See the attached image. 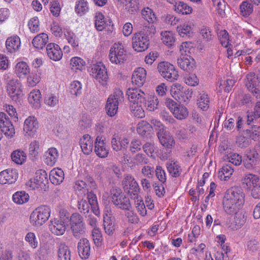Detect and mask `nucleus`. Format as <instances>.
Returning <instances> with one entry per match:
<instances>
[{
  "instance_id": "nucleus-3",
  "label": "nucleus",
  "mask_w": 260,
  "mask_h": 260,
  "mask_svg": "<svg viewBox=\"0 0 260 260\" xmlns=\"http://www.w3.org/2000/svg\"><path fill=\"white\" fill-rule=\"evenodd\" d=\"M157 70L160 75L168 81L173 82L179 77L178 72L174 65L167 61L159 62Z\"/></svg>"
},
{
  "instance_id": "nucleus-44",
  "label": "nucleus",
  "mask_w": 260,
  "mask_h": 260,
  "mask_svg": "<svg viewBox=\"0 0 260 260\" xmlns=\"http://www.w3.org/2000/svg\"><path fill=\"white\" fill-rule=\"evenodd\" d=\"M235 81L232 79H227L226 80H221L218 82V90L221 92L224 90L225 92H229L233 87Z\"/></svg>"
},
{
  "instance_id": "nucleus-39",
  "label": "nucleus",
  "mask_w": 260,
  "mask_h": 260,
  "mask_svg": "<svg viewBox=\"0 0 260 260\" xmlns=\"http://www.w3.org/2000/svg\"><path fill=\"white\" fill-rule=\"evenodd\" d=\"M58 260H71V251L64 244H60L58 249Z\"/></svg>"
},
{
  "instance_id": "nucleus-32",
  "label": "nucleus",
  "mask_w": 260,
  "mask_h": 260,
  "mask_svg": "<svg viewBox=\"0 0 260 260\" xmlns=\"http://www.w3.org/2000/svg\"><path fill=\"white\" fill-rule=\"evenodd\" d=\"M49 178L53 184H59L64 179V173L60 169H53L50 173Z\"/></svg>"
},
{
  "instance_id": "nucleus-14",
  "label": "nucleus",
  "mask_w": 260,
  "mask_h": 260,
  "mask_svg": "<svg viewBox=\"0 0 260 260\" xmlns=\"http://www.w3.org/2000/svg\"><path fill=\"white\" fill-rule=\"evenodd\" d=\"M0 127L6 136L11 138L15 134L14 126L9 116L4 112L0 113Z\"/></svg>"
},
{
  "instance_id": "nucleus-47",
  "label": "nucleus",
  "mask_w": 260,
  "mask_h": 260,
  "mask_svg": "<svg viewBox=\"0 0 260 260\" xmlns=\"http://www.w3.org/2000/svg\"><path fill=\"white\" fill-rule=\"evenodd\" d=\"M87 199L88 200V204L90 205L93 213L98 216L100 215V212L98 205L96 197L95 194L90 192H87Z\"/></svg>"
},
{
  "instance_id": "nucleus-1",
  "label": "nucleus",
  "mask_w": 260,
  "mask_h": 260,
  "mask_svg": "<svg viewBox=\"0 0 260 260\" xmlns=\"http://www.w3.org/2000/svg\"><path fill=\"white\" fill-rule=\"evenodd\" d=\"M123 99V92L119 89L116 90L109 95L105 106L106 112L108 116L113 117L117 113L119 104Z\"/></svg>"
},
{
  "instance_id": "nucleus-48",
  "label": "nucleus",
  "mask_w": 260,
  "mask_h": 260,
  "mask_svg": "<svg viewBox=\"0 0 260 260\" xmlns=\"http://www.w3.org/2000/svg\"><path fill=\"white\" fill-rule=\"evenodd\" d=\"M94 24L99 31L103 30L106 27V21L104 15L101 12H96L94 15Z\"/></svg>"
},
{
  "instance_id": "nucleus-63",
  "label": "nucleus",
  "mask_w": 260,
  "mask_h": 260,
  "mask_svg": "<svg viewBox=\"0 0 260 260\" xmlns=\"http://www.w3.org/2000/svg\"><path fill=\"white\" fill-rule=\"evenodd\" d=\"M70 90L72 94L75 96L78 95L81 93V84L78 81H74L70 84Z\"/></svg>"
},
{
  "instance_id": "nucleus-38",
  "label": "nucleus",
  "mask_w": 260,
  "mask_h": 260,
  "mask_svg": "<svg viewBox=\"0 0 260 260\" xmlns=\"http://www.w3.org/2000/svg\"><path fill=\"white\" fill-rule=\"evenodd\" d=\"M13 162L18 165H22L26 159V153L22 150L17 149L13 151L11 155Z\"/></svg>"
},
{
  "instance_id": "nucleus-41",
  "label": "nucleus",
  "mask_w": 260,
  "mask_h": 260,
  "mask_svg": "<svg viewBox=\"0 0 260 260\" xmlns=\"http://www.w3.org/2000/svg\"><path fill=\"white\" fill-rule=\"evenodd\" d=\"M172 114L176 118L181 120L185 119L188 116V112L185 106L179 104Z\"/></svg>"
},
{
  "instance_id": "nucleus-33",
  "label": "nucleus",
  "mask_w": 260,
  "mask_h": 260,
  "mask_svg": "<svg viewBox=\"0 0 260 260\" xmlns=\"http://www.w3.org/2000/svg\"><path fill=\"white\" fill-rule=\"evenodd\" d=\"M41 151L40 144L38 141L33 140L29 145L28 148V155L32 160H36L38 158L39 154Z\"/></svg>"
},
{
  "instance_id": "nucleus-58",
  "label": "nucleus",
  "mask_w": 260,
  "mask_h": 260,
  "mask_svg": "<svg viewBox=\"0 0 260 260\" xmlns=\"http://www.w3.org/2000/svg\"><path fill=\"white\" fill-rule=\"evenodd\" d=\"M25 240L32 249H36L38 246V241L36 235L33 232H28L25 237Z\"/></svg>"
},
{
  "instance_id": "nucleus-56",
  "label": "nucleus",
  "mask_w": 260,
  "mask_h": 260,
  "mask_svg": "<svg viewBox=\"0 0 260 260\" xmlns=\"http://www.w3.org/2000/svg\"><path fill=\"white\" fill-rule=\"evenodd\" d=\"M50 11L52 15L58 17L60 15L61 9L60 3L57 0H52L50 3Z\"/></svg>"
},
{
  "instance_id": "nucleus-60",
  "label": "nucleus",
  "mask_w": 260,
  "mask_h": 260,
  "mask_svg": "<svg viewBox=\"0 0 260 260\" xmlns=\"http://www.w3.org/2000/svg\"><path fill=\"white\" fill-rule=\"evenodd\" d=\"M179 35L182 37H190L192 34L191 26L188 24H183L177 28Z\"/></svg>"
},
{
  "instance_id": "nucleus-62",
  "label": "nucleus",
  "mask_w": 260,
  "mask_h": 260,
  "mask_svg": "<svg viewBox=\"0 0 260 260\" xmlns=\"http://www.w3.org/2000/svg\"><path fill=\"white\" fill-rule=\"evenodd\" d=\"M256 163V159L254 154H247L244 158L243 165L247 169H251Z\"/></svg>"
},
{
  "instance_id": "nucleus-64",
  "label": "nucleus",
  "mask_w": 260,
  "mask_h": 260,
  "mask_svg": "<svg viewBox=\"0 0 260 260\" xmlns=\"http://www.w3.org/2000/svg\"><path fill=\"white\" fill-rule=\"evenodd\" d=\"M246 134L249 135L250 138L256 141L258 140L260 135V126L253 125L251 129H246Z\"/></svg>"
},
{
  "instance_id": "nucleus-45",
  "label": "nucleus",
  "mask_w": 260,
  "mask_h": 260,
  "mask_svg": "<svg viewBox=\"0 0 260 260\" xmlns=\"http://www.w3.org/2000/svg\"><path fill=\"white\" fill-rule=\"evenodd\" d=\"M234 214L235 215L234 219V228L237 230L241 228L245 224L246 220V217L243 212L240 211Z\"/></svg>"
},
{
  "instance_id": "nucleus-30",
  "label": "nucleus",
  "mask_w": 260,
  "mask_h": 260,
  "mask_svg": "<svg viewBox=\"0 0 260 260\" xmlns=\"http://www.w3.org/2000/svg\"><path fill=\"white\" fill-rule=\"evenodd\" d=\"M166 167L169 174L173 177H179L182 172V169L177 161L171 160L166 163Z\"/></svg>"
},
{
  "instance_id": "nucleus-57",
  "label": "nucleus",
  "mask_w": 260,
  "mask_h": 260,
  "mask_svg": "<svg viewBox=\"0 0 260 260\" xmlns=\"http://www.w3.org/2000/svg\"><path fill=\"white\" fill-rule=\"evenodd\" d=\"M159 104L158 98L155 95H153L149 97L147 102L146 103V106L147 109L150 111H154L157 109Z\"/></svg>"
},
{
  "instance_id": "nucleus-28",
  "label": "nucleus",
  "mask_w": 260,
  "mask_h": 260,
  "mask_svg": "<svg viewBox=\"0 0 260 260\" xmlns=\"http://www.w3.org/2000/svg\"><path fill=\"white\" fill-rule=\"evenodd\" d=\"M144 93L139 87H131V107L134 105H142L144 101Z\"/></svg>"
},
{
  "instance_id": "nucleus-12",
  "label": "nucleus",
  "mask_w": 260,
  "mask_h": 260,
  "mask_svg": "<svg viewBox=\"0 0 260 260\" xmlns=\"http://www.w3.org/2000/svg\"><path fill=\"white\" fill-rule=\"evenodd\" d=\"M223 197L242 205H243L245 202V193L240 186H235L229 188L225 192Z\"/></svg>"
},
{
  "instance_id": "nucleus-24",
  "label": "nucleus",
  "mask_w": 260,
  "mask_h": 260,
  "mask_svg": "<svg viewBox=\"0 0 260 260\" xmlns=\"http://www.w3.org/2000/svg\"><path fill=\"white\" fill-rule=\"evenodd\" d=\"M245 85L247 89L251 92L256 99H260V89L257 87L256 81L252 74L247 76Z\"/></svg>"
},
{
  "instance_id": "nucleus-43",
  "label": "nucleus",
  "mask_w": 260,
  "mask_h": 260,
  "mask_svg": "<svg viewBox=\"0 0 260 260\" xmlns=\"http://www.w3.org/2000/svg\"><path fill=\"white\" fill-rule=\"evenodd\" d=\"M175 11L177 13L182 15H188L191 13L192 9L184 2H178L175 4Z\"/></svg>"
},
{
  "instance_id": "nucleus-10",
  "label": "nucleus",
  "mask_w": 260,
  "mask_h": 260,
  "mask_svg": "<svg viewBox=\"0 0 260 260\" xmlns=\"http://www.w3.org/2000/svg\"><path fill=\"white\" fill-rule=\"evenodd\" d=\"M111 198L114 205L123 210H129L130 201L129 197L121 194V190L113 187L111 190Z\"/></svg>"
},
{
  "instance_id": "nucleus-59",
  "label": "nucleus",
  "mask_w": 260,
  "mask_h": 260,
  "mask_svg": "<svg viewBox=\"0 0 260 260\" xmlns=\"http://www.w3.org/2000/svg\"><path fill=\"white\" fill-rule=\"evenodd\" d=\"M74 187L75 190L78 192V194H80L81 196L82 194L85 195L88 192L87 184L83 180H79L76 181Z\"/></svg>"
},
{
  "instance_id": "nucleus-17",
  "label": "nucleus",
  "mask_w": 260,
  "mask_h": 260,
  "mask_svg": "<svg viewBox=\"0 0 260 260\" xmlns=\"http://www.w3.org/2000/svg\"><path fill=\"white\" fill-rule=\"evenodd\" d=\"M18 173L15 169H7L0 172V184H12L17 179Z\"/></svg>"
},
{
  "instance_id": "nucleus-7",
  "label": "nucleus",
  "mask_w": 260,
  "mask_h": 260,
  "mask_svg": "<svg viewBox=\"0 0 260 260\" xmlns=\"http://www.w3.org/2000/svg\"><path fill=\"white\" fill-rule=\"evenodd\" d=\"M90 75L103 86H105L108 80L107 69L102 62L94 64L91 69Z\"/></svg>"
},
{
  "instance_id": "nucleus-8",
  "label": "nucleus",
  "mask_w": 260,
  "mask_h": 260,
  "mask_svg": "<svg viewBox=\"0 0 260 260\" xmlns=\"http://www.w3.org/2000/svg\"><path fill=\"white\" fill-rule=\"evenodd\" d=\"M70 227L74 237L79 238L85 233L83 218L78 213H73L70 217Z\"/></svg>"
},
{
  "instance_id": "nucleus-13",
  "label": "nucleus",
  "mask_w": 260,
  "mask_h": 260,
  "mask_svg": "<svg viewBox=\"0 0 260 260\" xmlns=\"http://www.w3.org/2000/svg\"><path fill=\"white\" fill-rule=\"evenodd\" d=\"M94 151L100 158H105L108 157L110 147L106 144L105 138L100 136L96 137L94 141Z\"/></svg>"
},
{
  "instance_id": "nucleus-34",
  "label": "nucleus",
  "mask_w": 260,
  "mask_h": 260,
  "mask_svg": "<svg viewBox=\"0 0 260 260\" xmlns=\"http://www.w3.org/2000/svg\"><path fill=\"white\" fill-rule=\"evenodd\" d=\"M48 42V35L45 33H41L37 35L32 40V44L34 47L42 49Z\"/></svg>"
},
{
  "instance_id": "nucleus-5",
  "label": "nucleus",
  "mask_w": 260,
  "mask_h": 260,
  "mask_svg": "<svg viewBox=\"0 0 260 260\" xmlns=\"http://www.w3.org/2000/svg\"><path fill=\"white\" fill-rule=\"evenodd\" d=\"M126 51L122 43H115L111 47L109 57L112 63L117 64L123 63L126 60Z\"/></svg>"
},
{
  "instance_id": "nucleus-27",
  "label": "nucleus",
  "mask_w": 260,
  "mask_h": 260,
  "mask_svg": "<svg viewBox=\"0 0 260 260\" xmlns=\"http://www.w3.org/2000/svg\"><path fill=\"white\" fill-rule=\"evenodd\" d=\"M58 156L56 148H50L44 153V162L47 166L52 167L56 162Z\"/></svg>"
},
{
  "instance_id": "nucleus-61",
  "label": "nucleus",
  "mask_w": 260,
  "mask_h": 260,
  "mask_svg": "<svg viewBox=\"0 0 260 260\" xmlns=\"http://www.w3.org/2000/svg\"><path fill=\"white\" fill-rule=\"evenodd\" d=\"M28 26L32 33H37L40 30V22L37 17L31 18L28 22Z\"/></svg>"
},
{
  "instance_id": "nucleus-6",
  "label": "nucleus",
  "mask_w": 260,
  "mask_h": 260,
  "mask_svg": "<svg viewBox=\"0 0 260 260\" xmlns=\"http://www.w3.org/2000/svg\"><path fill=\"white\" fill-rule=\"evenodd\" d=\"M146 33L145 34L141 32L136 33L132 38L133 41V48L137 52H143L147 50L149 45V39L148 35H150L149 34V30L146 29Z\"/></svg>"
},
{
  "instance_id": "nucleus-51",
  "label": "nucleus",
  "mask_w": 260,
  "mask_h": 260,
  "mask_svg": "<svg viewBox=\"0 0 260 260\" xmlns=\"http://www.w3.org/2000/svg\"><path fill=\"white\" fill-rule=\"evenodd\" d=\"M64 36L69 44L72 47H77L79 45L78 39L76 38L75 34L70 29L66 28L64 31Z\"/></svg>"
},
{
  "instance_id": "nucleus-37",
  "label": "nucleus",
  "mask_w": 260,
  "mask_h": 260,
  "mask_svg": "<svg viewBox=\"0 0 260 260\" xmlns=\"http://www.w3.org/2000/svg\"><path fill=\"white\" fill-rule=\"evenodd\" d=\"M259 178L255 175L248 174L242 179V183L248 188H254L259 183Z\"/></svg>"
},
{
  "instance_id": "nucleus-21",
  "label": "nucleus",
  "mask_w": 260,
  "mask_h": 260,
  "mask_svg": "<svg viewBox=\"0 0 260 260\" xmlns=\"http://www.w3.org/2000/svg\"><path fill=\"white\" fill-rule=\"evenodd\" d=\"M46 52L50 59L59 61L62 57V51L60 47L55 43H49L46 47Z\"/></svg>"
},
{
  "instance_id": "nucleus-52",
  "label": "nucleus",
  "mask_w": 260,
  "mask_h": 260,
  "mask_svg": "<svg viewBox=\"0 0 260 260\" xmlns=\"http://www.w3.org/2000/svg\"><path fill=\"white\" fill-rule=\"evenodd\" d=\"M75 9L77 14L82 15L88 11V3L85 0H79L76 3Z\"/></svg>"
},
{
  "instance_id": "nucleus-55",
  "label": "nucleus",
  "mask_w": 260,
  "mask_h": 260,
  "mask_svg": "<svg viewBox=\"0 0 260 260\" xmlns=\"http://www.w3.org/2000/svg\"><path fill=\"white\" fill-rule=\"evenodd\" d=\"M58 97L52 93L47 94L44 99L45 104L50 107H54L58 104Z\"/></svg>"
},
{
  "instance_id": "nucleus-25",
  "label": "nucleus",
  "mask_w": 260,
  "mask_h": 260,
  "mask_svg": "<svg viewBox=\"0 0 260 260\" xmlns=\"http://www.w3.org/2000/svg\"><path fill=\"white\" fill-rule=\"evenodd\" d=\"M81 149L85 155H89L92 151L93 140L89 135H83L79 141Z\"/></svg>"
},
{
  "instance_id": "nucleus-50",
  "label": "nucleus",
  "mask_w": 260,
  "mask_h": 260,
  "mask_svg": "<svg viewBox=\"0 0 260 260\" xmlns=\"http://www.w3.org/2000/svg\"><path fill=\"white\" fill-rule=\"evenodd\" d=\"M234 169L230 165H225L222 166V168L218 172V176L221 179H223L226 180L233 173Z\"/></svg>"
},
{
  "instance_id": "nucleus-16",
  "label": "nucleus",
  "mask_w": 260,
  "mask_h": 260,
  "mask_svg": "<svg viewBox=\"0 0 260 260\" xmlns=\"http://www.w3.org/2000/svg\"><path fill=\"white\" fill-rule=\"evenodd\" d=\"M49 228L53 234L61 236L66 232V226L63 219L60 218H56L50 220Z\"/></svg>"
},
{
  "instance_id": "nucleus-31",
  "label": "nucleus",
  "mask_w": 260,
  "mask_h": 260,
  "mask_svg": "<svg viewBox=\"0 0 260 260\" xmlns=\"http://www.w3.org/2000/svg\"><path fill=\"white\" fill-rule=\"evenodd\" d=\"M111 144L114 150L125 151L128 147L129 140L128 138H123L121 140H118L116 138H113Z\"/></svg>"
},
{
  "instance_id": "nucleus-42",
  "label": "nucleus",
  "mask_w": 260,
  "mask_h": 260,
  "mask_svg": "<svg viewBox=\"0 0 260 260\" xmlns=\"http://www.w3.org/2000/svg\"><path fill=\"white\" fill-rule=\"evenodd\" d=\"M70 64L72 70L77 72L85 69V62L79 57H74L71 59Z\"/></svg>"
},
{
  "instance_id": "nucleus-53",
  "label": "nucleus",
  "mask_w": 260,
  "mask_h": 260,
  "mask_svg": "<svg viewBox=\"0 0 260 260\" xmlns=\"http://www.w3.org/2000/svg\"><path fill=\"white\" fill-rule=\"evenodd\" d=\"M41 79L40 73L32 72L27 77V84L28 86L34 87L40 82Z\"/></svg>"
},
{
  "instance_id": "nucleus-22",
  "label": "nucleus",
  "mask_w": 260,
  "mask_h": 260,
  "mask_svg": "<svg viewBox=\"0 0 260 260\" xmlns=\"http://www.w3.org/2000/svg\"><path fill=\"white\" fill-rule=\"evenodd\" d=\"M30 69L27 62L18 61L14 68V72L19 79L25 78L29 73Z\"/></svg>"
},
{
  "instance_id": "nucleus-15",
  "label": "nucleus",
  "mask_w": 260,
  "mask_h": 260,
  "mask_svg": "<svg viewBox=\"0 0 260 260\" xmlns=\"http://www.w3.org/2000/svg\"><path fill=\"white\" fill-rule=\"evenodd\" d=\"M142 17L149 23V26H145L146 29L149 30V34H154L155 32V28L153 23L157 21V18L153 11L149 7L144 8L141 11Z\"/></svg>"
},
{
  "instance_id": "nucleus-26",
  "label": "nucleus",
  "mask_w": 260,
  "mask_h": 260,
  "mask_svg": "<svg viewBox=\"0 0 260 260\" xmlns=\"http://www.w3.org/2000/svg\"><path fill=\"white\" fill-rule=\"evenodd\" d=\"M20 46V39L17 36L10 37L6 41V49L10 53L16 52L19 50Z\"/></svg>"
},
{
  "instance_id": "nucleus-54",
  "label": "nucleus",
  "mask_w": 260,
  "mask_h": 260,
  "mask_svg": "<svg viewBox=\"0 0 260 260\" xmlns=\"http://www.w3.org/2000/svg\"><path fill=\"white\" fill-rule=\"evenodd\" d=\"M161 40L164 44L170 47L175 42L173 34L171 31H165L161 33Z\"/></svg>"
},
{
  "instance_id": "nucleus-9",
  "label": "nucleus",
  "mask_w": 260,
  "mask_h": 260,
  "mask_svg": "<svg viewBox=\"0 0 260 260\" xmlns=\"http://www.w3.org/2000/svg\"><path fill=\"white\" fill-rule=\"evenodd\" d=\"M7 91L11 100L19 102L23 96L21 83L17 79L12 78L7 83Z\"/></svg>"
},
{
  "instance_id": "nucleus-4",
  "label": "nucleus",
  "mask_w": 260,
  "mask_h": 260,
  "mask_svg": "<svg viewBox=\"0 0 260 260\" xmlns=\"http://www.w3.org/2000/svg\"><path fill=\"white\" fill-rule=\"evenodd\" d=\"M48 183L47 174L45 171L39 170L35 174V176L30 179L26 183V187L31 190L36 189H44Z\"/></svg>"
},
{
  "instance_id": "nucleus-49",
  "label": "nucleus",
  "mask_w": 260,
  "mask_h": 260,
  "mask_svg": "<svg viewBox=\"0 0 260 260\" xmlns=\"http://www.w3.org/2000/svg\"><path fill=\"white\" fill-rule=\"evenodd\" d=\"M240 9L241 14L244 17H247L253 12V5L248 1H244L241 4Z\"/></svg>"
},
{
  "instance_id": "nucleus-11",
  "label": "nucleus",
  "mask_w": 260,
  "mask_h": 260,
  "mask_svg": "<svg viewBox=\"0 0 260 260\" xmlns=\"http://www.w3.org/2000/svg\"><path fill=\"white\" fill-rule=\"evenodd\" d=\"M39 127V121L34 116H29L24 120L23 133L25 137L32 138L35 135Z\"/></svg>"
},
{
  "instance_id": "nucleus-46",
  "label": "nucleus",
  "mask_w": 260,
  "mask_h": 260,
  "mask_svg": "<svg viewBox=\"0 0 260 260\" xmlns=\"http://www.w3.org/2000/svg\"><path fill=\"white\" fill-rule=\"evenodd\" d=\"M210 100L208 94L203 92L199 94L197 104L203 111L207 110L209 107Z\"/></svg>"
},
{
  "instance_id": "nucleus-20",
  "label": "nucleus",
  "mask_w": 260,
  "mask_h": 260,
  "mask_svg": "<svg viewBox=\"0 0 260 260\" xmlns=\"http://www.w3.org/2000/svg\"><path fill=\"white\" fill-rule=\"evenodd\" d=\"M243 205L223 197L222 206L224 211L228 214L234 215L238 212Z\"/></svg>"
},
{
  "instance_id": "nucleus-23",
  "label": "nucleus",
  "mask_w": 260,
  "mask_h": 260,
  "mask_svg": "<svg viewBox=\"0 0 260 260\" xmlns=\"http://www.w3.org/2000/svg\"><path fill=\"white\" fill-rule=\"evenodd\" d=\"M78 251L81 258H88L90 253V245L87 239L82 238L80 240L78 243Z\"/></svg>"
},
{
  "instance_id": "nucleus-40",
  "label": "nucleus",
  "mask_w": 260,
  "mask_h": 260,
  "mask_svg": "<svg viewBox=\"0 0 260 260\" xmlns=\"http://www.w3.org/2000/svg\"><path fill=\"white\" fill-rule=\"evenodd\" d=\"M14 203L18 205H22L27 203L29 199L28 193L23 191H20L15 192L12 197Z\"/></svg>"
},
{
  "instance_id": "nucleus-2",
  "label": "nucleus",
  "mask_w": 260,
  "mask_h": 260,
  "mask_svg": "<svg viewBox=\"0 0 260 260\" xmlns=\"http://www.w3.org/2000/svg\"><path fill=\"white\" fill-rule=\"evenodd\" d=\"M51 210L47 206H41L32 211L30 216V222L35 226H40L49 218Z\"/></svg>"
},
{
  "instance_id": "nucleus-19",
  "label": "nucleus",
  "mask_w": 260,
  "mask_h": 260,
  "mask_svg": "<svg viewBox=\"0 0 260 260\" xmlns=\"http://www.w3.org/2000/svg\"><path fill=\"white\" fill-rule=\"evenodd\" d=\"M146 77V71L143 68H137L131 77L133 85H135L137 87H141L145 82Z\"/></svg>"
},
{
  "instance_id": "nucleus-29",
  "label": "nucleus",
  "mask_w": 260,
  "mask_h": 260,
  "mask_svg": "<svg viewBox=\"0 0 260 260\" xmlns=\"http://www.w3.org/2000/svg\"><path fill=\"white\" fill-rule=\"evenodd\" d=\"M157 135L160 143L164 147L170 148L175 144L174 138L170 135L166 134L165 130L159 131Z\"/></svg>"
},
{
  "instance_id": "nucleus-36",
  "label": "nucleus",
  "mask_w": 260,
  "mask_h": 260,
  "mask_svg": "<svg viewBox=\"0 0 260 260\" xmlns=\"http://www.w3.org/2000/svg\"><path fill=\"white\" fill-rule=\"evenodd\" d=\"M41 94L39 90L34 89L31 91L28 98L29 103L35 108H38L40 106V99Z\"/></svg>"
},
{
  "instance_id": "nucleus-35",
  "label": "nucleus",
  "mask_w": 260,
  "mask_h": 260,
  "mask_svg": "<svg viewBox=\"0 0 260 260\" xmlns=\"http://www.w3.org/2000/svg\"><path fill=\"white\" fill-rule=\"evenodd\" d=\"M152 130L151 124L146 121L142 120L139 122L137 125V131L140 135L142 136H147L150 134Z\"/></svg>"
},
{
  "instance_id": "nucleus-18",
  "label": "nucleus",
  "mask_w": 260,
  "mask_h": 260,
  "mask_svg": "<svg viewBox=\"0 0 260 260\" xmlns=\"http://www.w3.org/2000/svg\"><path fill=\"white\" fill-rule=\"evenodd\" d=\"M178 66L184 71H191L195 67L196 62L190 55H181L178 58Z\"/></svg>"
}]
</instances>
